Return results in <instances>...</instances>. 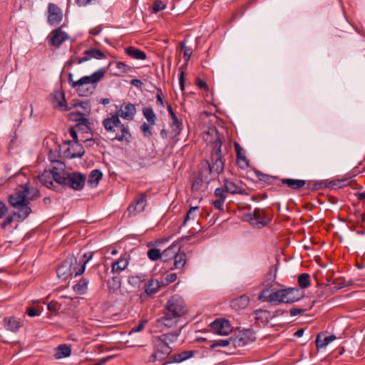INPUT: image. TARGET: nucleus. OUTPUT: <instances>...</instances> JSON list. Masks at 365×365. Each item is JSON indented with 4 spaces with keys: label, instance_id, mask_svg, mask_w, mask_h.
Returning <instances> with one entry per match:
<instances>
[{
    "label": "nucleus",
    "instance_id": "nucleus-1",
    "mask_svg": "<svg viewBox=\"0 0 365 365\" xmlns=\"http://www.w3.org/2000/svg\"><path fill=\"white\" fill-rule=\"evenodd\" d=\"M38 197L39 190L29 184L23 189H15L14 192L8 195L7 201L11 207L19 210V214L21 218H26L31 212L30 201Z\"/></svg>",
    "mask_w": 365,
    "mask_h": 365
},
{
    "label": "nucleus",
    "instance_id": "nucleus-2",
    "mask_svg": "<svg viewBox=\"0 0 365 365\" xmlns=\"http://www.w3.org/2000/svg\"><path fill=\"white\" fill-rule=\"evenodd\" d=\"M185 312L186 307L184 299L175 294L168 301L164 308L163 316L158 319V322L167 328L173 327Z\"/></svg>",
    "mask_w": 365,
    "mask_h": 365
},
{
    "label": "nucleus",
    "instance_id": "nucleus-3",
    "mask_svg": "<svg viewBox=\"0 0 365 365\" xmlns=\"http://www.w3.org/2000/svg\"><path fill=\"white\" fill-rule=\"evenodd\" d=\"M106 68H102L94 72L91 76H85L76 81L72 85L76 88L80 96H88L91 95L96 88V84L105 76Z\"/></svg>",
    "mask_w": 365,
    "mask_h": 365
},
{
    "label": "nucleus",
    "instance_id": "nucleus-4",
    "mask_svg": "<svg viewBox=\"0 0 365 365\" xmlns=\"http://www.w3.org/2000/svg\"><path fill=\"white\" fill-rule=\"evenodd\" d=\"M52 150L49 151V160L51 161L49 168V176L47 178V188L58 191L61 183L65 182V176L68 172L66 171V165L61 160L53 159L51 157Z\"/></svg>",
    "mask_w": 365,
    "mask_h": 365
},
{
    "label": "nucleus",
    "instance_id": "nucleus-5",
    "mask_svg": "<svg viewBox=\"0 0 365 365\" xmlns=\"http://www.w3.org/2000/svg\"><path fill=\"white\" fill-rule=\"evenodd\" d=\"M78 268L77 258L73 255H68L56 269L58 277L62 280H66L73 273L76 274Z\"/></svg>",
    "mask_w": 365,
    "mask_h": 365
},
{
    "label": "nucleus",
    "instance_id": "nucleus-6",
    "mask_svg": "<svg viewBox=\"0 0 365 365\" xmlns=\"http://www.w3.org/2000/svg\"><path fill=\"white\" fill-rule=\"evenodd\" d=\"M86 176L79 172L68 173L65 176V182L61 183L59 190L68 187L74 190H81L86 183Z\"/></svg>",
    "mask_w": 365,
    "mask_h": 365
},
{
    "label": "nucleus",
    "instance_id": "nucleus-7",
    "mask_svg": "<svg viewBox=\"0 0 365 365\" xmlns=\"http://www.w3.org/2000/svg\"><path fill=\"white\" fill-rule=\"evenodd\" d=\"M155 352L149 357L148 362L154 363L156 361H163L172 352V348L168 343L165 342L160 339H155Z\"/></svg>",
    "mask_w": 365,
    "mask_h": 365
},
{
    "label": "nucleus",
    "instance_id": "nucleus-8",
    "mask_svg": "<svg viewBox=\"0 0 365 365\" xmlns=\"http://www.w3.org/2000/svg\"><path fill=\"white\" fill-rule=\"evenodd\" d=\"M212 168L208 161L206 165L198 170V175L195 180L192 181L191 189L192 191H198L202 182L209 183L211 180Z\"/></svg>",
    "mask_w": 365,
    "mask_h": 365
},
{
    "label": "nucleus",
    "instance_id": "nucleus-9",
    "mask_svg": "<svg viewBox=\"0 0 365 365\" xmlns=\"http://www.w3.org/2000/svg\"><path fill=\"white\" fill-rule=\"evenodd\" d=\"M256 340L255 331L252 329H243L238 335L232 336L233 347L244 346Z\"/></svg>",
    "mask_w": 365,
    "mask_h": 365
},
{
    "label": "nucleus",
    "instance_id": "nucleus-10",
    "mask_svg": "<svg viewBox=\"0 0 365 365\" xmlns=\"http://www.w3.org/2000/svg\"><path fill=\"white\" fill-rule=\"evenodd\" d=\"M206 135H215V138L212 141V149L211 152L212 158H222V140L220 136L219 132L215 127L210 128L208 131L206 133Z\"/></svg>",
    "mask_w": 365,
    "mask_h": 365
},
{
    "label": "nucleus",
    "instance_id": "nucleus-11",
    "mask_svg": "<svg viewBox=\"0 0 365 365\" xmlns=\"http://www.w3.org/2000/svg\"><path fill=\"white\" fill-rule=\"evenodd\" d=\"M147 205V192L138 194L132 203L128 207L129 215H135L137 213L144 210Z\"/></svg>",
    "mask_w": 365,
    "mask_h": 365
},
{
    "label": "nucleus",
    "instance_id": "nucleus-12",
    "mask_svg": "<svg viewBox=\"0 0 365 365\" xmlns=\"http://www.w3.org/2000/svg\"><path fill=\"white\" fill-rule=\"evenodd\" d=\"M51 103L53 108L61 111L71 110V107L68 106L65 98V93L62 91H56L51 94Z\"/></svg>",
    "mask_w": 365,
    "mask_h": 365
},
{
    "label": "nucleus",
    "instance_id": "nucleus-13",
    "mask_svg": "<svg viewBox=\"0 0 365 365\" xmlns=\"http://www.w3.org/2000/svg\"><path fill=\"white\" fill-rule=\"evenodd\" d=\"M63 19L62 10L56 4L50 3L48 6L47 21L50 25L57 26Z\"/></svg>",
    "mask_w": 365,
    "mask_h": 365
},
{
    "label": "nucleus",
    "instance_id": "nucleus-14",
    "mask_svg": "<svg viewBox=\"0 0 365 365\" xmlns=\"http://www.w3.org/2000/svg\"><path fill=\"white\" fill-rule=\"evenodd\" d=\"M210 326L212 331L219 335H227L232 331L230 321L225 319H216Z\"/></svg>",
    "mask_w": 365,
    "mask_h": 365
},
{
    "label": "nucleus",
    "instance_id": "nucleus-15",
    "mask_svg": "<svg viewBox=\"0 0 365 365\" xmlns=\"http://www.w3.org/2000/svg\"><path fill=\"white\" fill-rule=\"evenodd\" d=\"M284 303L293 304L299 301L304 297V292L297 287H288L283 289Z\"/></svg>",
    "mask_w": 365,
    "mask_h": 365
},
{
    "label": "nucleus",
    "instance_id": "nucleus-16",
    "mask_svg": "<svg viewBox=\"0 0 365 365\" xmlns=\"http://www.w3.org/2000/svg\"><path fill=\"white\" fill-rule=\"evenodd\" d=\"M192 236L182 237L180 240L174 242L170 247L162 252V259L164 262H168L170 259H174L176 252L179 251L181 247V242L185 240H189Z\"/></svg>",
    "mask_w": 365,
    "mask_h": 365
},
{
    "label": "nucleus",
    "instance_id": "nucleus-17",
    "mask_svg": "<svg viewBox=\"0 0 365 365\" xmlns=\"http://www.w3.org/2000/svg\"><path fill=\"white\" fill-rule=\"evenodd\" d=\"M64 143L68 144L71 146L64 152V155L68 158H81L85 154V149L82 144L78 143V141L73 143L71 140H68Z\"/></svg>",
    "mask_w": 365,
    "mask_h": 365
},
{
    "label": "nucleus",
    "instance_id": "nucleus-18",
    "mask_svg": "<svg viewBox=\"0 0 365 365\" xmlns=\"http://www.w3.org/2000/svg\"><path fill=\"white\" fill-rule=\"evenodd\" d=\"M62 27H58L50 34L49 43L55 48H58L68 38V35L62 31Z\"/></svg>",
    "mask_w": 365,
    "mask_h": 365
},
{
    "label": "nucleus",
    "instance_id": "nucleus-19",
    "mask_svg": "<svg viewBox=\"0 0 365 365\" xmlns=\"http://www.w3.org/2000/svg\"><path fill=\"white\" fill-rule=\"evenodd\" d=\"M3 321L4 328L7 331L14 333L18 331L24 325L23 321L14 316L6 317L4 318Z\"/></svg>",
    "mask_w": 365,
    "mask_h": 365
},
{
    "label": "nucleus",
    "instance_id": "nucleus-20",
    "mask_svg": "<svg viewBox=\"0 0 365 365\" xmlns=\"http://www.w3.org/2000/svg\"><path fill=\"white\" fill-rule=\"evenodd\" d=\"M10 182H16L17 187L16 189H23V187L27 186L29 184V180L27 177L26 173L24 172V169H21L19 172L11 175L9 178Z\"/></svg>",
    "mask_w": 365,
    "mask_h": 365
},
{
    "label": "nucleus",
    "instance_id": "nucleus-21",
    "mask_svg": "<svg viewBox=\"0 0 365 365\" xmlns=\"http://www.w3.org/2000/svg\"><path fill=\"white\" fill-rule=\"evenodd\" d=\"M197 353V351L195 350L183 351L179 354H175L170 356V361L165 362L163 365H167L171 363L182 362L193 357Z\"/></svg>",
    "mask_w": 365,
    "mask_h": 365
},
{
    "label": "nucleus",
    "instance_id": "nucleus-22",
    "mask_svg": "<svg viewBox=\"0 0 365 365\" xmlns=\"http://www.w3.org/2000/svg\"><path fill=\"white\" fill-rule=\"evenodd\" d=\"M247 216L250 222L255 220L256 225H261L263 227L267 225L265 220L266 215L263 210L255 208L252 213H249Z\"/></svg>",
    "mask_w": 365,
    "mask_h": 365
},
{
    "label": "nucleus",
    "instance_id": "nucleus-23",
    "mask_svg": "<svg viewBox=\"0 0 365 365\" xmlns=\"http://www.w3.org/2000/svg\"><path fill=\"white\" fill-rule=\"evenodd\" d=\"M71 347L66 344H62L53 349V357L55 359H61L70 356Z\"/></svg>",
    "mask_w": 365,
    "mask_h": 365
},
{
    "label": "nucleus",
    "instance_id": "nucleus-24",
    "mask_svg": "<svg viewBox=\"0 0 365 365\" xmlns=\"http://www.w3.org/2000/svg\"><path fill=\"white\" fill-rule=\"evenodd\" d=\"M128 257L125 253L118 260L113 262L111 265V272L115 274L125 270L128 266Z\"/></svg>",
    "mask_w": 365,
    "mask_h": 365
},
{
    "label": "nucleus",
    "instance_id": "nucleus-25",
    "mask_svg": "<svg viewBox=\"0 0 365 365\" xmlns=\"http://www.w3.org/2000/svg\"><path fill=\"white\" fill-rule=\"evenodd\" d=\"M41 300L32 301L26 308V314L30 317L39 316L43 310Z\"/></svg>",
    "mask_w": 365,
    "mask_h": 365
},
{
    "label": "nucleus",
    "instance_id": "nucleus-26",
    "mask_svg": "<svg viewBox=\"0 0 365 365\" xmlns=\"http://www.w3.org/2000/svg\"><path fill=\"white\" fill-rule=\"evenodd\" d=\"M119 115L128 120H131L133 119V117L136 113V108L135 105L131 103H128L125 106V110L120 108L118 110Z\"/></svg>",
    "mask_w": 365,
    "mask_h": 365
},
{
    "label": "nucleus",
    "instance_id": "nucleus-27",
    "mask_svg": "<svg viewBox=\"0 0 365 365\" xmlns=\"http://www.w3.org/2000/svg\"><path fill=\"white\" fill-rule=\"evenodd\" d=\"M252 315L254 317L255 320L264 324H267L272 319V314L270 312L266 309H256L252 313Z\"/></svg>",
    "mask_w": 365,
    "mask_h": 365
},
{
    "label": "nucleus",
    "instance_id": "nucleus-28",
    "mask_svg": "<svg viewBox=\"0 0 365 365\" xmlns=\"http://www.w3.org/2000/svg\"><path fill=\"white\" fill-rule=\"evenodd\" d=\"M250 303V298L246 295H242L230 302V307L235 309L239 310L245 309Z\"/></svg>",
    "mask_w": 365,
    "mask_h": 365
},
{
    "label": "nucleus",
    "instance_id": "nucleus-29",
    "mask_svg": "<svg viewBox=\"0 0 365 365\" xmlns=\"http://www.w3.org/2000/svg\"><path fill=\"white\" fill-rule=\"evenodd\" d=\"M19 212H20L18 208H14V210L11 211L9 215L4 220V221L1 223V226L2 228H5L8 225L11 224L14 220L21 222L25 220L26 218H21Z\"/></svg>",
    "mask_w": 365,
    "mask_h": 365
},
{
    "label": "nucleus",
    "instance_id": "nucleus-30",
    "mask_svg": "<svg viewBox=\"0 0 365 365\" xmlns=\"http://www.w3.org/2000/svg\"><path fill=\"white\" fill-rule=\"evenodd\" d=\"M283 184L287 185L293 190H299L306 185L307 181L304 180L283 178L281 180Z\"/></svg>",
    "mask_w": 365,
    "mask_h": 365
},
{
    "label": "nucleus",
    "instance_id": "nucleus-31",
    "mask_svg": "<svg viewBox=\"0 0 365 365\" xmlns=\"http://www.w3.org/2000/svg\"><path fill=\"white\" fill-rule=\"evenodd\" d=\"M354 182L356 183V180H351L349 181L347 178L334 180L327 183V187L336 189V187L341 188L347 185L352 187L351 183Z\"/></svg>",
    "mask_w": 365,
    "mask_h": 365
},
{
    "label": "nucleus",
    "instance_id": "nucleus-32",
    "mask_svg": "<svg viewBox=\"0 0 365 365\" xmlns=\"http://www.w3.org/2000/svg\"><path fill=\"white\" fill-rule=\"evenodd\" d=\"M235 149L237 153V164L241 168H245L249 166V160L245 155H242L243 148L238 143H235Z\"/></svg>",
    "mask_w": 365,
    "mask_h": 365
},
{
    "label": "nucleus",
    "instance_id": "nucleus-33",
    "mask_svg": "<svg viewBox=\"0 0 365 365\" xmlns=\"http://www.w3.org/2000/svg\"><path fill=\"white\" fill-rule=\"evenodd\" d=\"M125 53L128 56H129L135 59L145 60L146 58L145 53L138 48H136L134 46H129V47L125 48Z\"/></svg>",
    "mask_w": 365,
    "mask_h": 365
},
{
    "label": "nucleus",
    "instance_id": "nucleus-34",
    "mask_svg": "<svg viewBox=\"0 0 365 365\" xmlns=\"http://www.w3.org/2000/svg\"><path fill=\"white\" fill-rule=\"evenodd\" d=\"M347 285L348 284H339L338 287H335L334 288H331L330 287H329V285L327 284L324 289L317 291V292H316L317 297L318 298V299L319 301H323L332 294V292H333L332 289L342 288Z\"/></svg>",
    "mask_w": 365,
    "mask_h": 365
},
{
    "label": "nucleus",
    "instance_id": "nucleus-35",
    "mask_svg": "<svg viewBox=\"0 0 365 365\" xmlns=\"http://www.w3.org/2000/svg\"><path fill=\"white\" fill-rule=\"evenodd\" d=\"M224 185L225 187L226 192H227L230 194H232V195L242 194V195L245 193V190L239 187L235 182H234L233 181H232L230 180L225 179Z\"/></svg>",
    "mask_w": 365,
    "mask_h": 365
},
{
    "label": "nucleus",
    "instance_id": "nucleus-36",
    "mask_svg": "<svg viewBox=\"0 0 365 365\" xmlns=\"http://www.w3.org/2000/svg\"><path fill=\"white\" fill-rule=\"evenodd\" d=\"M180 248L179 247V251L176 252V255L174 257V266L175 269H182L187 261L186 254L184 251H181Z\"/></svg>",
    "mask_w": 365,
    "mask_h": 365
},
{
    "label": "nucleus",
    "instance_id": "nucleus-37",
    "mask_svg": "<svg viewBox=\"0 0 365 365\" xmlns=\"http://www.w3.org/2000/svg\"><path fill=\"white\" fill-rule=\"evenodd\" d=\"M167 109L173 120L172 125L173 126L175 127V132L176 133V134H179L182 128V121L181 120L178 119L170 104H167Z\"/></svg>",
    "mask_w": 365,
    "mask_h": 365
},
{
    "label": "nucleus",
    "instance_id": "nucleus-38",
    "mask_svg": "<svg viewBox=\"0 0 365 365\" xmlns=\"http://www.w3.org/2000/svg\"><path fill=\"white\" fill-rule=\"evenodd\" d=\"M93 256V252L83 254V260L80 261L79 264H78V268L76 272V276H80L85 272L86 265L92 259Z\"/></svg>",
    "mask_w": 365,
    "mask_h": 365
},
{
    "label": "nucleus",
    "instance_id": "nucleus-39",
    "mask_svg": "<svg viewBox=\"0 0 365 365\" xmlns=\"http://www.w3.org/2000/svg\"><path fill=\"white\" fill-rule=\"evenodd\" d=\"M102 176L103 173L100 170L96 169L92 170L88 176V185L91 187H96Z\"/></svg>",
    "mask_w": 365,
    "mask_h": 365
},
{
    "label": "nucleus",
    "instance_id": "nucleus-40",
    "mask_svg": "<svg viewBox=\"0 0 365 365\" xmlns=\"http://www.w3.org/2000/svg\"><path fill=\"white\" fill-rule=\"evenodd\" d=\"M335 339L336 336L334 334L327 336H324L323 338L321 334H318L316 339V345L317 349L325 347L327 344H329L331 341H334Z\"/></svg>",
    "mask_w": 365,
    "mask_h": 365
},
{
    "label": "nucleus",
    "instance_id": "nucleus-41",
    "mask_svg": "<svg viewBox=\"0 0 365 365\" xmlns=\"http://www.w3.org/2000/svg\"><path fill=\"white\" fill-rule=\"evenodd\" d=\"M89 280L86 278H81L78 283L73 285V289L74 292L78 294H83L88 289V284Z\"/></svg>",
    "mask_w": 365,
    "mask_h": 365
},
{
    "label": "nucleus",
    "instance_id": "nucleus-42",
    "mask_svg": "<svg viewBox=\"0 0 365 365\" xmlns=\"http://www.w3.org/2000/svg\"><path fill=\"white\" fill-rule=\"evenodd\" d=\"M283 297H284L283 289H278L276 291H273L272 289L269 302L273 303L274 304H276V305L284 303Z\"/></svg>",
    "mask_w": 365,
    "mask_h": 365
},
{
    "label": "nucleus",
    "instance_id": "nucleus-43",
    "mask_svg": "<svg viewBox=\"0 0 365 365\" xmlns=\"http://www.w3.org/2000/svg\"><path fill=\"white\" fill-rule=\"evenodd\" d=\"M121 135H116L112 140H117L118 141L125 140L127 143H130L131 138V134L129 132L128 126L122 125L120 128Z\"/></svg>",
    "mask_w": 365,
    "mask_h": 365
},
{
    "label": "nucleus",
    "instance_id": "nucleus-44",
    "mask_svg": "<svg viewBox=\"0 0 365 365\" xmlns=\"http://www.w3.org/2000/svg\"><path fill=\"white\" fill-rule=\"evenodd\" d=\"M297 283L302 289L308 288L311 284L309 274L308 273L299 274L297 278Z\"/></svg>",
    "mask_w": 365,
    "mask_h": 365
},
{
    "label": "nucleus",
    "instance_id": "nucleus-45",
    "mask_svg": "<svg viewBox=\"0 0 365 365\" xmlns=\"http://www.w3.org/2000/svg\"><path fill=\"white\" fill-rule=\"evenodd\" d=\"M160 288L159 282L157 280H150L145 284V292L148 295L156 293Z\"/></svg>",
    "mask_w": 365,
    "mask_h": 365
},
{
    "label": "nucleus",
    "instance_id": "nucleus-46",
    "mask_svg": "<svg viewBox=\"0 0 365 365\" xmlns=\"http://www.w3.org/2000/svg\"><path fill=\"white\" fill-rule=\"evenodd\" d=\"M147 276L138 274L135 276H130L128 278V283L134 287H139L140 284L145 281Z\"/></svg>",
    "mask_w": 365,
    "mask_h": 365
},
{
    "label": "nucleus",
    "instance_id": "nucleus-47",
    "mask_svg": "<svg viewBox=\"0 0 365 365\" xmlns=\"http://www.w3.org/2000/svg\"><path fill=\"white\" fill-rule=\"evenodd\" d=\"M277 265H272L269 267V272L266 275V280L264 283H267L265 286L269 287L272 282H274L277 277Z\"/></svg>",
    "mask_w": 365,
    "mask_h": 365
},
{
    "label": "nucleus",
    "instance_id": "nucleus-48",
    "mask_svg": "<svg viewBox=\"0 0 365 365\" xmlns=\"http://www.w3.org/2000/svg\"><path fill=\"white\" fill-rule=\"evenodd\" d=\"M180 329L176 331L175 332L167 333L162 334L158 337L157 339H160L166 343H173L177 341L178 336H179Z\"/></svg>",
    "mask_w": 365,
    "mask_h": 365
},
{
    "label": "nucleus",
    "instance_id": "nucleus-49",
    "mask_svg": "<svg viewBox=\"0 0 365 365\" xmlns=\"http://www.w3.org/2000/svg\"><path fill=\"white\" fill-rule=\"evenodd\" d=\"M305 188L309 190H319L323 188H327V182L324 181H309L308 183H306Z\"/></svg>",
    "mask_w": 365,
    "mask_h": 365
},
{
    "label": "nucleus",
    "instance_id": "nucleus-50",
    "mask_svg": "<svg viewBox=\"0 0 365 365\" xmlns=\"http://www.w3.org/2000/svg\"><path fill=\"white\" fill-rule=\"evenodd\" d=\"M212 168L217 173H221L224 170L225 163L222 158H212Z\"/></svg>",
    "mask_w": 365,
    "mask_h": 365
},
{
    "label": "nucleus",
    "instance_id": "nucleus-51",
    "mask_svg": "<svg viewBox=\"0 0 365 365\" xmlns=\"http://www.w3.org/2000/svg\"><path fill=\"white\" fill-rule=\"evenodd\" d=\"M255 173L257 177L258 178L259 180H260L262 182H264L267 184H272V183H273L274 180L277 179V177L269 175L267 174L262 173L261 171H259L258 170H255Z\"/></svg>",
    "mask_w": 365,
    "mask_h": 365
},
{
    "label": "nucleus",
    "instance_id": "nucleus-52",
    "mask_svg": "<svg viewBox=\"0 0 365 365\" xmlns=\"http://www.w3.org/2000/svg\"><path fill=\"white\" fill-rule=\"evenodd\" d=\"M84 54L89 56L91 58L102 59L106 58V55L101 51L94 48L85 51Z\"/></svg>",
    "mask_w": 365,
    "mask_h": 365
},
{
    "label": "nucleus",
    "instance_id": "nucleus-53",
    "mask_svg": "<svg viewBox=\"0 0 365 365\" xmlns=\"http://www.w3.org/2000/svg\"><path fill=\"white\" fill-rule=\"evenodd\" d=\"M143 114L146 120L151 124L154 125L156 120V115L152 108L145 107L143 109Z\"/></svg>",
    "mask_w": 365,
    "mask_h": 365
},
{
    "label": "nucleus",
    "instance_id": "nucleus-54",
    "mask_svg": "<svg viewBox=\"0 0 365 365\" xmlns=\"http://www.w3.org/2000/svg\"><path fill=\"white\" fill-rule=\"evenodd\" d=\"M71 109L76 107H81L86 113H89L91 111V106L88 101H80L76 99H73L71 102Z\"/></svg>",
    "mask_w": 365,
    "mask_h": 365
},
{
    "label": "nucleus",
    "instance_id": "nucleus-55",
    "mask_svg": "<svg viewBox=\"0 0 365 365\" xmlns=\"http://www.w3.org/2000/svg\"><path fill=\"white\" fill-rule=\"evenodd\" d=\"M272 285L267 287V288L263 289L258 297V299L262 302H269V297L271 295L272 289H270Z\"/></svg>",
    "mask_w": 365,
    "mask_h": 365
},
{
    "label": "nucleus",
    "instance_id": "nucleus-56",
    "mask_svg": "<svg viewBox=\"0 0 365 365\" xmlns=\"http://www.w3.org/2000/svg\"><path fill=\"white\" fill-rule=\"evenodd\" d=\"M147 255L148 258L152 261H156L162 258V253L160 252V250L157 248L148 250Z\"/></svg>",
    "mask_w": 365,
    "mask_h": 365
},
{
    "label": "nucleus",
    "instance_id": "nucleus-57",
    "mask_svg": "<svg viewBox=\"0 0 365 365\" xmlns=\"http://www.w3.org/2000/svg\"><path fill=\"white\" fill-rule=\"evenodd\" d=\"M103 126L105 129L108 132H115V127L114 125L112 116L110 118H108L103 120Z\"/></svg>",
    "mask_w": 365,
    "mask_h": 365
},
{
    "label": "nucleus",
    "instance_id": "nucleus-58",
    "mask_svg": "<svg viewBox=\"0 0 365 365\" xmlns=\"http://www.w3.org/2000/svg\"><path fill=\"white\" fill-rule=\"evenodd\" d=\"M61 305L57 302L51 301L47 303V310L53 312L54 316H57L58 311L60 309Z\"/></svg>",
    "mask_w": 365,
    "mask_h": 365
},
{
    "label": "nucleus",
    "instance_id": "nucleus-59",
    "mask_svg": "<svg viewBox=\"0 0 365 365\" xmlns=\"http://www.w3.org/2000/svg\"><path fill=\"white\" fill-rule=\"evenodd\" d=\"M108 286L109 288L118 289L120 287V280L118 277H113L111 279L108 280Z\"/></svg>",
    "mask_w": 365,
    "mask_h": 365
},
{
    "label": "nucleus",
    "instance_id": "nucleus-60",
    "mask_svg": "<svg viewBox=\"0 0 365 365\" xmlns=\"http://www.w3.org/2000/svg\"><path fill=\"white\" fill-rule=\"evenodd\" d=\"M313 304H314V303L311 306H309V308H295V307L291 308L289 309L290 315L292 317H295L297 315L304 314L305 312L311 309L313 307Z\"/></svg>",
    "mask_w": 365,
    "mask_h": 365
},
{
    "label": "nucleus",
    "instance_id": "nucleus-61",
    "mask_svg": "<svg viewBox=\"0 0 365 365\" xmlns=\"http://www.w3.org/2000/svg\"><path fill=\"white\" fill-rule=\"evenodd\" d=\"M166 5L160 0H156L153 2L152 8L153 11L154 13H158L164 9H165Z\"/></svg>",
    "mask_w": 365,
    "mask_h": 365
},
{
    "label": "nucleus",
    "instance_id": "nucleus-62",
    "mask_svg": "<svg viewBox=\"0 0 365 365\" xmlns=\"http://www.w3.org/2000/svg\"><path fill=\"white\" fill-rule=\"evenodd\" d=\"M117 68L119 70L120 73H117V76H120L121 74L128 73V70H130L131 67L128 66L123 62H117L116 63Z\"/></svg>",
    "mask_w": 365,
    "mask_h": 365
},
{
    "label": "nucleus",
    "instance_id": "nucleus-63",
    "mask_svg": "<svg viewBox=\"0 0 365 365\" xmlns=\"http://www.w3.org/2000/svg\"><path fill=\"white\" fill-rule=\"evenodd\" d=\"M197 210H199L198 206H195V207H190V209L187 212V213L184 219L183 225H185V223L190 219H192V220L195 219V215H194V212Z\"/></svg>",
    "mask_w": 365,
    "mask_h": 365
},
{
    "label": "nucleus",
    "instance_id": "nucleus-64",
    "mask_svg": "<svg viewBox=\"0 0 365 365\" xmlns=\"http://www.w3.org/2000/svg\"><path fill=\"white\" fill-rule=\"evenodd\" d=\"M83 113L81 112H72L69 114V118L70 120L73 121L78 122L80 120V119L83 116Z\"/></svg>",
    "mask_w": 365,
    "mask_h": 365
}]
</instances>
